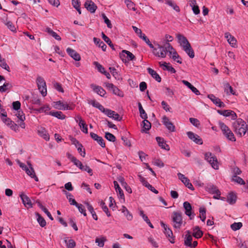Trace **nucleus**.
I'll return each mask as SVG.
<instances>
[{"instance_id":"obj_1","label":"nucleus","mask_w":248,"mask_h":248,"mask_svg":"<svg viewBox=\"0 0 248 248\" xmlns=\"http://www.w3.org/2000/svg\"><path fill=\"white\" fill-rule=\"evenodd\" d=\"M167 47H166V49H165V50H164V48H161V52H157L155 50V54L156 56L164 58L166 57L167 53L169 52L170 58H171L174 61H176L178 63H181V59L173 47L169 43H167Z\"/></svg>"},{"instance_id":"obj_2","label":"nucleus","mask_w":248,"mask_h":248,"mask_svg":"<svg viewBox=\"0 0 248 248\" xmlns=\"http://www.w3.org/2000/svg\"><path fill=\"white\" fill-rule=\"evenodd\" d=\"M176 37L178 39V43L183 47V50L191 58L194 57V52L186 37L181 34H177Z\"/></svg>"},{"instance_id":"obj_3","label":"nucleus","mask_w":248,"mask_h":248,"mask_svg":"<svg viewBox=\"0 0 248 248\" xmlns=\"http://www.w3.org/2000/svg\"><path fill=\"white\" fill-rule=\"evenodd\" d=\"M67 156L71 161L80 170L87 171L90 175H93V170L89 166H83L81 161L69 153L67 154Z\"/></svg>"},{"instance_id":"obj_4","label":"nucleus","mask_w":248,"mask_h":248,"mask_svg":"<svg viewBox=\"0 0 248 248\" xmlns=\"http://www.w3.org/2000/svg\"><path fill=\"white\" fill-rule=\"evenodd\" d=\"M218 124L224 136L228 140L232 141H235L236 140V139L233 133L227 125H226L224 123L221 121L218 122Z\"/></svg>"},{"instance_id":"obj_5","label":"nucleus","mask_w":248,"mask_h":248,"mask_svg":"<svg viewBox=\"0 0 248 248\" xmlns=\"http://www.w3.org/2000/svg\"><path fill=\"white\" fill-rule=\"evenodd\" d=\"M205 159L209 163L212 167L215 169H219V165L216 156L210 152H207L204 154Z\"/></svg>"},{"instance_id":"obj_6","label":"nucleus","mask_w":248,"mask_h":248,"mask_svg":"<svg viewBox=\"0 0 248 248\" xmlns=\"http://www.w3.org/2000/svg\"><path fill=\"white\" fill-rule=\"evenodd\" d=\"M173 227L175 228L179 229L183 223L182 213L181 212H174L172 215Z\"/></svg>"},{"instance_id":"obj_7","label":"nucleus","mask_w":248,"mask_h":248,"mask_svg":"<svg viewBox=\"0 0 248 248\" xmlns=\"http://www.w3.org/2000/svg\"><path fill=\"white\" fill-rule=\"evenodd\" d=\"M36 83L38 89L43 96H46L47 94L46 83L44 78L41 77H38L36 79Z\"/></svg>"},{"instance_id":"obj_8","label":"nucleus","mask_w":248,"mask_h":248,"mask_svg":"<svg viewBox=\"0 0 248 248\" xmlns=\"http://www.w3.org/2000/svg\"><path fill=\"white\" fill-rule=\"evenodd\" d=\"M186 234L184 237V244L187 247L190 248H195L197 245L198 242L197 241H194L192 243V235L189 231H186Z\"/></svg>"},{"instance_id":"obj_9","label":"nucleus","mask_w":248,"mask_h":248,"mask_svg":"<svg viewBox=\"0 0 248 248\" xmlns=\"http://www.w3.org/2000/svg\"><path fill=\"white\" fill-rule=\"evenodd\" d=\"M161 225L163 228L164 232L166 235V237L168 238L169 241L171 243H174L175 239L173 235L172 231L168 227V226L166 224H165L163 222H161Z\"/></svg>"},{"instance_id":"obj_10","label":"nucleus","mask_w":248,"mask_h":248,"mask_svg":"<svg viewBox=\"0 0 248 248\" xmlns=\"http://www.w3.org/2000/svg\"><path fill=\"white\" fill-rule=\"evenodd\" d=\"M120 57L122 61L124 62L132 61L135 58L132 53L126 50H122L121 53H120Z\"/></svg>"},{"instance_id":"obj_11","label":"nucleus","mask_w":248,"mask_h":248,"mask_svg":"<svg viewBox=\"0 0 248 248\" xmlns=\"http://www.w3.org/2000/svg\"><path fill=\"white\" fill-rule=\"evenodd\" d=\"M178 178L181 181V182L189 189L194 190V188L192 185V184L190 182L189 180L186 177L184 174L178 173L177 174Z\"/></svg>"},{"instance_id":"obj_12","label":"nucleus","mask_w":248,"mask_h":248,"mask_svg":"<svg viewBox=\"0 0 248 248\" xmlns=\"http://www.w3.org/2000/svg\"><path fill=\"white\" fill-rule=\"evenodd\" d=\"M162 122L170 132H174L175 131V126L170 121V119L166 116H163L162 118Z\"/></svg>"},{"instance_id":"obj_13","label":"nucleus","mask_w":248,"mask_h":248,"mask_svg":"<svg viewBox=\"0 0 248 248\" xmlns=\"http://www.w3.org/2000/svg\"><path fill=\"white\" fill-rule=\"evenodd\" d=\"M2 121L3 123H4L7 126L10 127V128L16 131L17 132L19 131L18 126L14 122L11 120L9 118H2Z\"/></svg>"},{"instance_id":"obj_14","label":"nucleus","mask_w":248,"mask_h":248,"mask_svg":"<svg viewBox=\"0 0 248 248\" xmlns=\"http://www.w3.org/2000/svg\"><path fill=\"white\" fill-rule=\"evenodd\" d=\"M106 87L109 90H111L112 93L118 96H123V93L116 86L111 83H106Z\"/></svg>"},{"instance_id":"obj_15","label":"nucleus","mask_w":248,"mask_h":248,"mask_svg":"<svg viewBox=\"0 0 248 248\" xmlns=\"http://www.w3.org/2000/svg\"><path fill=\"white\" fill-rule=\"evenodd\" d=\"M217 112L219 114L225 117L230 116L232 120H235L237 118L236 114L231 110H218Z\"/></svg>"},{"instance_id":"obj_16","label":"nucleus","mask_w":248,"mask_h":248,"mask_svg":"<svg viewBox=\"0 0 248 248\" xmlns=\"http://www.w3.org/2000/svg\"><path fill=\"white\" fill-rule=\"evenodd\" d=\"M208 98H209L217 106L220 108H224L225 107L224 103L222 102L219 98L216 97L214 94H209L208 95Z\"/></svg>"},{"instance_id":"obj_17","label":"nucleus","mask_w":248,"mask_h":248,"mask_svg":"<svg viewBox=\"0 0 248 248\" xmlns=\"http://www.w3.org/2000/svg\"><path fill=\"white\" fill-rule=\"evenodd\" d=\"M186 134L188 137L196 143L198 144H202V139L200 138L198 135L195 134L194 133L191 131L187 132Z\"/></svg>"},{"instance_id":"obj_18","label":"nucleus","mask_w":248,"mask_h":248,"mask_svg":"<svg viewBox=\"0 0 248 248\" xmlns=\"http://www.w3.org/2000/svg\"><path fill=\"white\" fill-rule=\"evenodd\" d=\"M228 43L233 47L237 46V41L236 39L229 32H226L224 34Z\"/></svg>"},{"instance_id":"obj_19","label":"nucleus","mask_w":248,"mask_h":248,"mask_svg":"<svg viewBox=\"0 0 248 248\" xmlns=\"http://www.w3.org/2000/svg\"><path fill=\"white\" fill-rule=\"evenodd\" d=\"M29 165V168L26 171V173L31 178H33L36 182L39 181L38 178L36 176L34 169H33L30 162H27Z\"/></svg>"},{"instance_id":"obj_20","label":"nucleus","mask_w":248,"mask_h":248,"mask_svg":"<svg viewBox=\"0 0 248 248\" xmlns=\"http://www.w3.org/2000/svg\"><path fill=\"white\" fill-rule=\"evenodd\" d=\"M20 197L22 201V202L28 208L32 207V203L30 198L25 194L22 193L20 195Z\"/></svg>"},{"instance_id":"obj_21","label":"nucleus","mask_w":248,"mask_h":248,"mask_svg":"<svg viewBox=\"0 0 248 248\" xmlns=\"http://www.w3.org/2000/svg\"><path fill=\"white\" fill-rule=\"evenodd\" d=\"M113 183L115 190L118 194V197L122 201H121V202H124V196L122 189L121 188L119 184L116 181H114L113 182Z\"/></svg>"},{"instance_id":"obj_22","label":"nucleus","mask_w":248,"mask_h":248,"mask_svg":"<svg viewBox=\"0 0 248 248\" xmlns=\"http://www.w3.org/2000/svg\"><path fill=\"white\" fill-rule=\"evenodd\" d=\"M85 8L91 13H93L97 9V6L91 0H87L85 2Z\"/></svg>"},{"instance_id":"obj_23","label":"nucleus","mask_w":248,"mask_h":248,"mask_svg":"<svg viewBox=\"0 0 248 248\" xmlns=\"http://www.w3.org/2000/svg\"><path fill=\"white\" fill-rule=\"evenodd\" d=\"M90 136L92 139H93L94 140L96 141L97 143L102 147H105V143L104 141V140L101 137L98 136L97 134L93 133H90Z\"/></svg>"},{"instance_id":"obj_24","label":"nucleus","mask_w":248,"mask_h":248,"mask_svg":"<svg viewBox=\"0 0 248 248\" xmlns=\"http://www.w3.org/2000/svg\"><path fill=\"white\" fill-rule=\"evenodd\" d=\"M38 135L46 140H49V136L46 129L43 127H38L37 130Z\"/></svg>"},{"instance_id":"obj_25","label":"nucleus","mask_w":248,"mask_h":248,"mask_svg":"<svg viewBox=\"0 0 248 248\" xmlns=\"http://www.w3.org/2000/svg\"><path fill=\"white\" fill-rule=\"evenodd\" d=\"M66 51L67 53L75 60L78 61L80 60V55L75 50L68 47L67 48Z\"/></svg>"},{"instance_id":"obj_26","label":"nucleus","mask_w":248,"mask_h":248,"mask_svg":"<svg viewBox=\"0 0 248 248\" xmlns=\"http://www.w3.org/2000/svg\"><path fill=\"white\" fill-rule=\"evenodd\" d=\"M91 88L93 89L94 92L101 96H104L106 93L105 90H104L103 88L101 86L92 84L91 85Z\"/></svg>"},{"instance_id":"obj_27","label":"nucleus","mask_w":248,"mask_h":248,"mask_svg":"<svg viewBox=\"0 0 248 248\" xmlns=\"http://www.w3.org/2000/svg\"><path fill=\"white\" fill-rule=\"evenodd\" d=\"M224 92L227 95L232 94L237 95L235 92L233 90L232 87L228 82L224 84Z\"/></svg>"},{"instance_id":"obj_28","label":"nucleus","mask_w":248,"mask_h":248,"mask_svg":"<svg viewBox=\"0 0 248 248\" xmlns=\"http://www.w3.org/2000/svg\"><path fill=\"white\" fill-rule=\"evenodd\" d=\"M183 206L185 210L186 215L188 216L191 219L192 207L191 204L188 202H185L183 203Z\"/></svg>"},{"instance_id":"obj_29","label":"nucleus","mask_w":248,"mask_h":248,"mask_svg":"<svg viewBox=\"0 0 248 248\" xmlns=\"http://www.w3.org/2000/svg\"><path fill=\"white\" fill-rule=\"evenodd\" d=\"M203 232L198 226H196L192 229V234L195 238L199 239L202 237Z\"/></svg>"},{"instance_id":"obj_30","label":"nucleus","mask_w":248,"mask_h":248,"mask_svg":"<svg viewBox=\"0 0 248 248\" xmlns=\"http://www.w3.org/2000/svg\"><path fill=\"white\" fill-rule=\"evenodd\" d=\"M156 140L160 147H161V148L166 150L167 151L170 150V147L165 142H164V140L163 139L157 137L156 138Z\"/></svg>"},{"instance_id":"obj_31","label":"nucleus","mask_w":248,"mask_h":248,"mask_svg":"<svg viewBox=\"0 0 248 248\" xmlns=\"http://www.w3.org/2000/svg\"><path fill=\"white\" fill-rule=\"evenodd\" d=\"M72 205H75L78 209L80 213L82 214L84 216H86L87 214L84 206L78 203L75 200L72 201Z\"/></svg>"},{"instance_id":"obj_32","label":"nucleus","mask_w":248,"mask_h":248,"mask_svg":"<svg viewBox=\"0 0 248 248\" xmlns=\"http://www.w3.org/2000/svg\"><path fill=\"white\" fill-rule=\"evenodd\" d=\"M64 241L67 248H75L76 242L73 239L65 237L64 238Z\"/></svg>"},{"instance_id":"obj_33","label":"nucleus","mask_w":248,"mask_h":248,"mask_svg":"<svg viewBox=\"0 0 248 248\" xmlns=\"http://www.w3.org/2000/svg\"><path fill=\"white\" fill-rule=\"evenodd\" d=\"M148 73L151 76L155 79L157 82H160L161 81V78L159 75L153 69L150 68L147 69Z\"/></svg>"},{"instance_id":"obj_34","label":"nucleus","mask_w":248,"mask_h":248,"mask_svg":"<svg viewBox=\"0 0 248 248\" xmlns=\"http://www.w3.org/2000/svg\"><path fill=\"white\" fill-rule=\"evenodd\" d=\"M167 43L164 45V46H162L160 45L157 44V43H155V46H154L153 48H151L153 49V54L156 56L155 54V50L157 52H161L162 48H164V50L166 49V47H167Z\"/></svg>"},{"instance_id":"obj_35","label":"nucleus","mask_w":248,"mask_h":248,"mask_svg":"<svg viewBox=\"0 0 248 248\" xmlns=\"http://www.w3.org/2000/svg\"><path fill=\"white\" fill-rule=\"evenodd\" d=\"M205 190L211 194H215L219 190L217 188L212 184H208L205 187Z\"/></svg>"},{"instance_id":"obj_36","label":"nucleus","mask_w":248,"mask_h":248,"mask_svg":"<svg viewBox=\"0 0 248 248\" xmlns=\"http://www.w3.org/2000/svg\"><path fill=\"white\" fill-rule=\"evenodd\" d=\"M93 39L94 44H95L99 47H101L103 51L106 50L107 46L103 42L101 41L99 38L96 37H94Z\"/></svg>"},{"instance_id":"obj_37","label":"nucleus","mask_w":248,"mask_h":248,"mask_svg":"<svg viewBox=\"0 0 248 248\" xmlns=\"http://www.w3.org/2000/svg\"><path fill=\"white\" fill-rule=\"evenodd\" d=\"M49 114L61 120L65 118V116L61 111H50Z\"/></svg>"},{"instance_id":"obj_38","label":"nucleus","mask_w":248,"mask_h":248,"mask_svg":"<svg viewBox=\"0 0 248 248\" xmlns=\"http://www.w3.org/2000/svg\"><path fill=\"white\" fill-rule=\"evenodd\" d=\"M159 64L160 66L163 68V70H167L168 71H170L172 73H175L176 72L175 69L172 66L168 65L166 62H164V63H162L161 62H160Z\"/></svg>"},{"instance_id":"obj_39","label":"nucleus","mask_w":248,"mask_h":248,"mask_svg":"<svg viewBox=\"0 0 248 248\" xmlns=\"http://www.w3.org/2000/svg\"><path fill=\"white\" fill-rule=\"evenodd\" d=\"M107 241V239L104 236L97 237L95 239V243L99 247H103L104 246L105 242Z\"/></svg>"},{"instance_id":"obj_40","label":"nucleus","mask_w":248,"mask_h":248,"mask_svg":"<svg viewBox=\"0 0 248 248\" xmlns=\"http://www.w3.org/2000/svg\"><path fill=\"white\" fill-rule=\"evenodd\" d=\"M50 110V108L48 105H44L43 107L38 108L36 110L39 113L45 112L47 114H49V111Z\"/></svg>"},{"instance_id":"obj_41","label":"nucleus","mask_w":248,"mask_h":248,"mask_svg":"<svg viewBox=\"0 0 248 248\" xmlns=\"http://www.w3.org/2000/svg\"><path fill=\"white\" fill-rule=\"evenodd\" d=\"M12 87L11 84L9 82H5L3 85L0 86V92L3 93L10 90Z\"/></svg>"},{"instance_id":"obj_42","label":"nucleus","mask_w":248,"mask_h":248,"mask_svg":"<svg viewBox=\"0 0 248 248\" xmlns=\"http://www.w3.org/2000/svg\"><path fill=\"white\" fill-rule=\"evenodd\" d=\"M138 107L140 117L143 119H147L148 118L147 115L143 108L140 102L138 103Z\"/></svg>"},{"instance_id":"obj_43","label":"nucleus","mask_w":248,"mask_h":248,"mask_svg":"<svg viewBox=\"0 0 248 248\" xmlns=\"http://www.w3.org/2000/svg\"><path fill=\"white\" fill-rule=\"evenodd\" d=\"M37 220L40 225L43 227L46 225V221L44 218L38 213H36Z\"/></svg>"},{"instance_id":"obj_44","label":"nucleus","mask_w":248,"mask_h":248,"mask_svg":"<svg viewBox=\"0 0 248 248\" xmlns=\"http://www.w3.org/2000/svg\"><path fill=\"white\" fill-rule=\"evenodd\" d=\"M236 199V195L233 193H230L227 197V202L230 204H233L235 202Z\"/></svg>"},{"instance_id":"obj_45","label":"nucleus","mask_w":248,"mask_h":248,"mask_svg":"<svg viewBox=\"0 0 248 248\" xmlns=\"http://www.w3.org/2000/svg\"><path fill=\"white\" fill-rule=\"evenodd\" d=\"M89 104L92 105L93 107L97 108L100 111H101L104 107L101 104H100L99 102L95 101V100H91L90 101Z\"/></svg>"},{"instance_id":"obj_46","label":"nucleus","mask_w":248,"mask_h":248,"mask_svg":"<svg viewBox=\"0 0 248 248\" xmlns=\"http://www.w3.org/2000/svg\"><path fill=\"white\" fill-rule=\"evenodd\" d=\"M200 217L202 221L204 222L206 218V209L204 207H201L199 209Z\"/></svg>"},{"instance_id":"obj_47","label":"nucleus","mask_w":248,"mask_h":248,"mask_svg":"<svg viewBox=\"0 0 248 248\" xmlns=\"http://www.w3.org/2000/svg\"><path fill=\"white\" fill-rule=\"evenodd\" d=\"M124 2L129 9L136 11L135 5L131 0H124Z\"/></svg>"},{"instance_id":"obj_48","label":"nucleus","mask_w":248,"mask_h":248,"mask_svg":"<svg viewBox=\"0 0 248 248\" xmlns=\"http://www.w3.org/2000/svg\"><path fill=\"white\" fill-rule=\"evenodd\" d=\"M15 115L22 122H24L25 120V114L21 110H16L15 112Z\"/></svg>"},{"instance_id":"obj_49","label":"nucleus","mask_w":248,"mask_h":248,"mask_svg":"<svg viewBox=\"0 0 248 248\" xmlns=\"http://www.w3.org/2000/svg\"><path fill=\"white\" fill-rule=\"evenodd\" d=\"M232 181L242 185H245V184L242 178L236 175H233L232 177Z\"/></svg>"},{"instance_id":"obj_50","label":"nucleus","mask_w":248,"mask_h":248,"mask_svg":"<svg viewBox=\"0 0 248 248\" xmlns=\"http://www.w3.org/2000/svg\"><path fill=\"white\" fill-rule=\"evenodd\" d=\"M102 36L103 40L113 49L114 46L110 39L103 32H102Z\"/></svg>"},{"instance_id":"obj_51","label":"nucleus","mask_w":248,"mask_h":248,"mask_svg":"<svg viewBox=\"0 0 248 248\" xmlns=\"http://www.w3.org/2000/svg\"><path fill=\"white\" fill-rule=\"evenodd\" d=\"M243 225L241 222H234L231 225V229L234 231L239 230Z\"/></svg>"},{"instance_id":"obj_52","label":"nucleus","mask_w":248,"mask_h":248,"mask_svg":"<svg viewBox=\"0 0 248 248\" xmlns=\"http://www.w3.org/2000/svg\"><path fill=\"white\" fill-rule=\"evenodd\" d=\"M167 3L176 12H179L180 11L179 7L173 1L168 0L167 1Z\"/></svg>"},{"instance_id":"obj_53","label":"nucleus","mask_w":248,"mask_h":248,"mask_svg":"<svg viewBox=\"0 0 248 248\" xmlns=\"http://www.w3.org/2000/svg\"><path fill=\"white\" fill-rule=\"evenodd\" d=\"M101 111L109 118H111L112 115L114 114V111L109 109L105 108L104 107H103Z\"/></svg>"},{"instance_id":"obj_54","label":"nucleus","mask_w":248,"mask_h":248,"mask_svg":"<svg viewBox=\"0 0 248 248\" xmlns=\"http://www.w3.org/2000/svg\"><path fill=\"white\" fill-rule=\"evenodd\" d=\"M4 24L5 25L7 26V27L11 31H15L16 30V28L15 26L13 25L12 22L10 21H9L6 19L4 22Z\"/></svg>"},{"instance_id":"obj_55","label":"nucleus","mask_w":248,"mask_h":248,"mask_svg":"<svg viewBox=\"0 0 248 248\" xmlns=\"http://www.w3.org/2000/svg\"><path fill=\"white\" fill-rule=\"evenodd\" d=\"M81 130L84 133L87 134L88 133V128H87V125L84 122V121L83 122V123H81L80 124H78Z\"/></svg>"},{"instance_id":"obj_56","label":"nucleus","mask_w":248,"mask_h":248,"mask_svg":"<svg viewBox=\"0 0 248 248\" xmlns=\"http://www.w3.org/2000/svg\"><path fill=\"white\" fill-rule=\"evenodd\" d=\"M105 137L110 141L114 142L116 140L115 137L109 132H106Z\"/></svg>"},{"instance_id":"obj_57","label":"nucleus","mask_w":248,"mask_h":248,"mask_svg":"<svg viewBox=\"0 0 248 248\" xmlns=\"http://www.w3.org/2000/svg\"><path fill=\"white\" fill-rule=\"evenodd\" d=\"M143 123V128L144 129L143 130V131L145 130H149L151 127V123L146 119H144V120L142 122Z\"/></svg>"},{"instance_id":"obj_58","label":"nucleus","mask_w":248,"mask_h":248,"mask_svg":"<svg viewBox=\"0 0 248 248\" xmlns=\"http://www.w3.org/2000/svg\"><path fill=\"white\" fill-rule=\"evenodd\" d=\"M140 38L144 40L150 48L154 47V45L150 42L149 39L147 38L145 34H143Z\"/></svg>"},{"instance_id":"obj_59","label":"nucleus","mask_w":248,"mask_h":248,"mask_svg":"<svg viewBox=\"0 0 248 248\" xmlns=\"http://www.w3.org/2000/svg\"><path fill=\"white\" fill-rule=\"evenodd\" d=\"M100 206H101L103 210L106 213L108 217H110L111 216L110 213L108 212V207L106 205L105 203L102 201L100 203Z\"/></svg>"},{"instance_id":"obj_60","label":"nucleus","mask_w":248,"mask_h":248,"mask_svg":"<svg viewBox=\"0 0 248 248\" xmlns=\"http://www.w3.org/2000/svg\"><path fill=\"white\" fill-rule=\"evenodd\" d=\"M153 163H154V165H155L160 168L163 167L164 166L163 162L160 159H158V158L154 159Z\"/></svg>"},{"instance_id":"obj_61","label":"nucleus","mask_w":248,"mask_h":248,"mask_svg":"<svg viewBox=\"0 0 248 248\" xmlns=\"http://www.w3.org/2000/svg\"><path fill=\"white\" fill-rule=\"evenodd\" d=\"M77 148L80 155L82 157H84L85 156L86 153L85 149H83V146L82 145V144H78V146H77Z\"/></svg>"},{"instance_id":"obj_62","label":"nucleus","mask_w":248,"mask_h":248,"mask_svg":"<svg viewBox=\"0 0 248 248\" xmlns=\"http://www.w3.org/2000/svg\"><path fill=\"white\" fill-rule=\"evenodd\" d=\"M102 17L104 20L105 23L107 25V26L108 28L111 29L112 28V25L111 24V22L110 20L108 19V18L106 16L103 14L102 15Z\"/></svg>"},{"instance_id":"obj_63","label":"nucleus","mask_w":248,"mask_h":248,"mask_svg":"<svg viewBox=\"0 0 248 248\" xmlns=\"http://www.w3.org/2000/svg\"><path fill=\"white\" fill-rule=\"evenodd\" d=\"M62 106L61 110H72L73 108L72 106H69L65 102H62Z\"/></svg>"},{"instance_id":"obj_64","label":"nucleus","mask_w":248,"mask_h":248,"mask_svg":"<svg viewBox=\"0 0 248 248\" xmlns=\"http://www.w3.org/2000/svg\"><path fill=\"white\" fill-rule=\"evenodd\" d=\"M93 64L100 73H103V72H105V68L98 62H94Z\"/></svg>"}]
</instances>
